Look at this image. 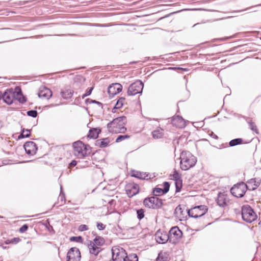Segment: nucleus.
Returning a JSON list of instances; mask_svg holds the SVG:
<instances>
[{
	"instance_id": "nucleus-1",
	"label": "nucleus",
	"mask_w": 261,
	"mask_h": 261,
	"mask_svg": "<svg viewBox=\"0 0 261 261\" xmlns=\"http://www.w3.org/2000/svg\"><path fill=\"white\" fill-rule=\"evenodd\" d=\"M126 122L127 118L125 116L117 117L108 123V130L111 133H124L127 130L125 127Z\"/></svg>"
},
{
	"instance_id": "nucleus-2",
	"label": "nucleus",
	"mask_w": 261,
	"mask_h": 261,
	"mask_svg": "<svg viewBox=\"0 0 261 261\" xmlns=\"http://www.w3.org/2000/svg\"><path fill=\"white\" fill-rule=\"evenodd\" d=\"M180 166L182 170L187 171L195 166L197 159L191 152L183 151L180 156Z\"/></svg>"
},
{
	"instance_id": "nucleus-3",
	"label": "nucleus",
	"mask_w": 261,
	"mask_h": 261,
	"mask_svg": "<svg viewBox=\"0 0 261 261\" xmlns=\"http://www.w3.org/2000/svg\"><path fill=\"white\" fill-rule=\"evenodd\" d=\"M112 259L113 261H138L136 254H130L128 256L122 248H112Z\"/></svg>"
},
{
	"instance_id": "nucleus-4",
	"label": "nucleus",
	"mask_w": 261,
	"mask_h": 261,
	"mask_svg": "<svg viewBox=\"0 0 261 261\" xmlns=\"http://www.w3.org/2000/svg\"><path fill=\"white\" fill-rule=\"evenodd\" d=\"M241 215L243 220L247 222L251 223L257 218V215L249 205L242 206L241 209Z\"/></svg>"
},
{
	"instance_id": "nucleus-5",
	"label": "nucleus",
	"mask_w": 261,
	"mask_h": 261,
	"mask_svg": "<svg viewBox=\"0 0 261 261\" xmlns=\"http://www.w3.org/2000/svg\"><path fill=\"white\" fill-rule=\"evenodd\" d=\"M88 145H86L82 141H79L73 143L74 154L78 158H83L87 155Z\"/></svg>"
},
{
	"instance_id": "nucleus-6",
	"label": "nucleus",
	"mask_w": 261,
	"mask_h": 261,
	"mask_svg": "<svg viewBox=\"0 0 261 261\" xmlns=\"http://www.w3.org/2000/svg\"><path fill=\"white\" fill-rule=\"evenodd\" d=\"M207 210L206 206L201 205L195 206L190 210H187V212L189 217L197 218L203 216Z\"/></svg>"
},
{
	"instance_id": "nucleus-7",
	"label": "nucleus",
	"mask_w": 261,
	"mask_h": 261,
	"mask_svg": "<svg viewBox=\"0 0 261 261\" xmlns=\"http://www.w3.org/2000/svg\"><path fill=\"white\" fill-rule=\"evenodd\" d=\"M144 205L148 208L152 209L160 208L163 205L162 200L157 197L152 196L146 198L143 201Z\"/></svg>"
},
{
	"instance_id": "nucleus-8",
	"label": "nucleus",
	"mask_w": 261,
	"mask_h": 261,
	"mask_svg": "<svg viewBox=\"0 0 261 261\" xmlns=\"http://www.w3.org/2000/svg\"><path fill=\"white\" fill-rule=\"evenodd\" d=\"M248 188V186L242 182L233 186L230 189V192L236 197H242Z\"/></svg>"
},
{
	"instance_id": "nucleus-9",
	"label": "nucleus",
	"mask_w": 261,
	"mask_h": 261,
	"mask_svg": "<svg viewBox=\"0 0 261 261\" xmlns=\"http://www.w3.org/2000/svg\"><path fill=\"white\" fill-rule=\"evenodd\" d=\"M143 83L141 81H137L132 83L128 88L127 95L133 96L141 93L143 89Z\"/></svg>"
},
{
	"instance_id": "nucleus-10",
	"label": "nucleus",
	"mask_w": 261,
	"mask_h": 261,
	"mask_svg": "<svg viewBox=\"0 0 261 261\" xmlns=\"http://www.w3.org/2000/svg\"><path fill=\"white\" fill-rule=\"evenodd\" d=\"M182 233L178 227H173L169 231V242L175 244L182 236Z\"/></svg>"
},
{
	"instance_id": "nucleus-11",
	"label": "nucleus",
	"mask_w": 261,
	"mask_h": 261,
	"mask_svg": "<svg viewBox=\"0 0 261 261\" xmlns=\"http://www.w3.org/2000/svg\"><path fill=\"white\" fill-rule=\"evenodd\" d=\"M81 253L76 247L71 248L67 253V261H80Z\"/></svg>"
},
{
	"instance_id": "nucleus-12",
	"label": "nucleus",
	"mask_w": 261,
	"mask_h": 261,
	"mask_svg": "<svg viewBox=\"0 0 261 261\" xmlns=\"http://www.w3.org/2000/svg\"><path fill=\"white\" fill-rule=\"evenodd\" d=\"M126 193L129 197H132L137 194L139 192L138 185L134 182L127 184L125 187Z\"/></svg>"
},
{
	"instance_id": "nucleus-13",
	"label": "nucleus",
	"mask_w": 261,
	"mask_h": 261,
	"mask_svg": "<svg viewBox=\"0 0 261 261\" xmlns=\"http://www.w3.org/2000/svg\"><path fill=\"white\" fill-rule=\"evenodd\" d=\"M14 90H8L3 94L2 97L5 102L8 105H11L14 101Z\"/></svg>"
},
{
	"instance_id": "nucleus-14",
	"label": "nucleus",
	"mask_w": 261,
	"mask_h": 261,
	"mask_svg": "<svg viewBox=\"0 0 261 261\" xmlns=\"http://www.w3.org/2000/svg\"><path fill=\"white\" fill-rule=\"evenodd\" d=\"M23 147L27 154L34 155L37 150L36 144L32 141L27 142L23 145Z\"/></svg>"
},
{
	"instance_id": "nucleus-15",
	"label": "nucleus",
	"mask_w": 261,
	"mask_h": 261,
	"mask_svg": "<svg viewBox=\"0 0 261 261\" xmlns=\"http://www.w3.org/2000/svg\"><path fill=\"white\" fill-rule=\"evenodd\" d=\"M122 90V86L119 83L113 84L110 86L108 89V92L110 96L114 95L120 93Z\"/></svg>"
},
{
	"instance_id": "nucleus-16",
	"label": "nucleus",
	"mask_w": 261,
	"mask_h": 261,
	"mask_svg": "<svg viewBox=\"0 0 261 261\" xmlns=\"http://www.w3.org/2000/svg\"><path fill=\"white\" fill-rule=\"evenodd\" d=\"M155 236L156 242L160 244H164L168 240L169 241L168 234L166 232H162L160 231H158Z\"/></svg>"
},
{
	"instance_id": "nucleus-17",
	"label": "nucleus",
	"mask_w": 261,
	"mask_h": 261,
	"mask_svg": "<svg viewBox=\"0 0 261 261\" xmlns=\"http://www.w3.org/2000/svg\"><path fill=\"white\" fill-rule=\"evenodd\" d=\"M14 101L17 100L21 103L26 101V98L23 95L21 88L17 86L14 90Z\"/></svg>"
},
{
	"instance_id": "nucleus-18",
	"label": "nucleus",
	"mask_w": 261,
	"mask_h": 261,
	"mask_svg": "<svg viewBox=\"0 0 261 261\" xmlns=\"http://www.w3.org/2000/svg\"><path fill=\"white\" fill-rule=\"evenodd\" d=\"M52 91L48 88L43 87L40 88L38 93V96L40 98H43L47 99H49L52 96Z\"/></svg>"
},
{
	"instance_id": "nucleus-19",
	"label": "nucleus",
	"mask_w": 261,
	"mask_h": 261,
	"mask_svg": "<svg viewBox=\"0 0 261 261\" xmlns=\"http://www.w3.org/2000/svg\"><path fill=\"white\" fill-rule=\"evenodd\" d=\"M172 124L178 128H183L186 126L185 120L179 116H176L172 118Z\"/></svg>"
},
{
	"instance_id": "nucleus-20",
	"label": "nucleus",
	"mask_w": 261,
	"mask_h": 261,
	"mask_svg": "<svg viewBox=\"0 0 261 261\" xmlns=\"http://www.w3.org/2000/svg\"><path fill=\"white\" fill-rule=\"evenodd\" d=\"M186 213H187V210L185 211L184 209L180 205L177 206L174 211L175 216L180 220L185 218Z\"/></svg>"
},
{
	"instance_id": "nucleus-21",
	"label": "nucleus",
	"mask_w": 261,
	"mask_h": 261,
	"mask_svg": "<svg viewBox=\"0 0 261 261\" xmlns=\"http://www.w3.org/2000/svg\"><path fill=\"white\" fill-rule=\"evenodd\" d=\"M88 247L90 253L94 255L95 256L97 255L101 251V248L95 245V243H92V242H90Z\"/></svg>"
},
{
	"instance_id": "nucleus-22",
	"label": "nucleus",
	"mask_w": 261,
	"mask_h": 261,
	"mask_svg": "<svg viewBox=\"0 0 261 261\" xmlns=\"http://www.w3.org/2000/svg\"><path fill=\"white\" fill-rule=\"evenodd\" d=\"M132 176L136 177L140 179H148L150 177L148 176V174L146 173L141 172L139 171H134L132 172Z\"/></svg>"
},
{
	"instance_id": "nucleus-23",
	"label": "nucleus",
	"mask_w": 261,
	"mask_h": 261,
	"mask_svg": "<svg viewBox=\"0 0 261 261\" xmlns=\"http://www.w3.org/2000/svg\"><path fill=\"white\" fill-rule=\"evenodd\" d=\"M227 199L226 195L223 194L219 193L217 198V203L218 204L222 207H224L226 205Z\"/></svg>"
},
{
	"instance_id": "nucleus-24",
	"label": "nucleus",
	"mask_w": 261,
	"mask_h": 261,
	"mask_svg": "<svg viewBox=\"0 0 261 261\" xmlns=\"http://www.w3.org/2000/svg\"><path fill=\"white\" fill-rule=\"evenodd\" d=\"M248 189L254 190L259 186V182L255 178H252L247 181Z\"/></svg>"
},
{
	"instance_id": "nucleus-25",
	"label": "nucleus",
	"mask_w": 261,
	"mask_h": 261,
	"mask_svg": "<svg viewBox=\"0 0 261 261\" xmlns=\"http://www.w3.org/2000/svg\"><path fill=\"white\" fill-rule=\"evenodd\" d=\"M73 94V91L70 89L62 90L61 95L62 97L65 99H69L72 97Z\"/></svg>"
},
{
	"instance_id": "nucleus-26",
	"label": "nucleus",
	"mask_w": 261,
	"mask_h": 261,
	"mask_svg": "<svg viewBox=\"0 0 261 261\" xmlns=\"http://www.w3.org/2000/svg\"><path fill=\"white\" fill-rule=\"evenodd\" d=\"M110 142V139L108 138H106L96 140V145L101 148L106 147L108 145Z\"/></svg>"
},
{
	"instance_id": "nucleus-27",
	"label": "nucleus",
	"mask_w": 261,
	"mask_h": 261,
	"mask_svg": "<svg viewBox=\"0 0 261 261\" xmlns=\"http://www.w3.org/2000/svg\"><path fill=\"white\" fill-rule=\"evenodd\" d=\"M152 137L154 139H160L164 136V130L161 128H157L152 132Z\"/></svg>"
},
{
	"instance_id": "nucleus-28",
	"label": "nucleus",
	"mask_w": 261,
	"mask_h": 261,
	"mask_svg": "<svg viewBox=\"0 0 261 261\" xmlns=\"http://www.w3.org/2000/svg\"><path fill=\"white\" fill-rule=\"evenodd\" d=\"M100 132V129L97 128H92L90 129L88 137L90 138L96 139L98 137L99 133Z\"/></svg>"
},
{
	"instance_id": "nucleus-29",
	"label": "nucleus",
	"mask_w": 261,
	"mask_h": 261,
	"mask_svg": "<svg viewBox=\"0 0 261 261\" xmlns=\"http://www.w3.org/2000/svg\"><path fill=\"white\" fill-rule=\"evenodd\" d=\"M242 142H243L242 139L237 138V139H234L231 140L229 143V145L230 146L232 147V146H234L237 145L241 144L242 143Z\"/></svg>"
},
{
	"instance_id": "nucleus-30",
	"label": "nucleus",
	"mask_w": 261,
	"mask_h": 261,
	"mask_svg": "<svg viewBox=\"0 0 261 261\" xmlns=\"http://www.w3.org/2000/svg\"><path fill=\"white\" fill-rule=\"evenodd\" d=\"M30 136V130L23 129L21 133L18 136V139L28 138V137H29Z\"/></svg>"
},
{
	"instance_id": "nucleus-31",
	"label": "nucleus",
	"mask_w": 261,
	"mask_h": 261,
	"mask_svg": "<svg viewBox=\"0 0 261 261\" xmlns=\"http://www.w3.org/2000/svg\"><path fill=\"white\" fill-rule=\"evenodd\" d=\"M93 243H95L96 246H101L104 243V240L102 238L97 236L92 242Z\"/></svg>"
},
{
	"instance_id": "nucleus-32",
	"label": "nucleus",
	"mask_w": 261,
	"mask_h": 261,
	"mask_svg": "<svg viewBox=\"0 0 261 261\" xmlns=\"http://www.w3.org/2000/svg\"><path fill=\"white\" fill-rule=\"evenodd\" d=\"M153 194L155 197L160 196L165 194L163 189L160 188H155L153 190Z\"/></svg>"
},
{
	"instance_id": "nucleus-33",
	"label": "nucleus",
	"mask_w": 261,
	"mask_h": 261,
	"mask_svg": "<svg viewBox=\"0 0 261 261\" xmlns=\"http://www.w3.org/2000/svg\"><path fill=\"white\" fill-rule=\"evenodd\" d=\"M129 138H130V136L128 135H120L117 138L116 142L119 143L124 140L128 139Z\"/></svg>"
},
{
	"instance_id": "nucleus-34",
	"label": "nucleus",
	"mask_w": 261,
	"mask_h": 261,
	"mask_svg": "<svg viewBox=\"0 0 261 261\" xmlns=\"http://www.w3.org/2000/svg\"><path fill=\"white\" fill-rule=\"evenodd\" d=\"M173 178L175 180H181V175L176 170H174L173 173L172 175Z\"/></svg>"
},
{
	"instance_id": "nucleus-35",
	"label": "nucleus",
	"mask_w": 261,
	"mask_h": 261,
	"mask_svg": "<svg viewBox=\"0 0 261 261\" xmlns=\"http://www.w3.org/2000/svg\"><path fill=\"white\" fill-rule=\"evenodd\" d=\"M144 210L142 208L137 211V218L139 220H141L144 217Z\"/></svg>"
},
{
	"instance_id": "nucleus-36",
	"label": "nucleus",
	"mask_w": 261,
	"mask_h": 261,
	"mask_svg": "<svg viewBox=\"0 0 261 261\" xmlns=\"http://www.w3.org/2000/svg\"><path fill=\"white\" fill-rule=\"evenodd\" d=\"M248 124H249L250 128L251 130L255 131V133L257 134H258V132L257 129V127H256V125L254 124V123L252 122L251 121H250L248 122Z\"/></svg>"
},
{
	"instance_id": "nucleus-37",
	"label": "nucleus",
	"mask_w": 261,
	"mask_h": 261,
	"mask_svg": "<svg viewBox=\"0 0 261 261\" xmlns=\"http://www.w3.org/2000/svg\"><path fill=\"white\" fill-rule=\"evenodd\" d=\"M175 184L176 186V192H179L181 188V180L175 181Z\"/></svg>"
},
{
	"instance_id": "nucleus-38",
	"label": "nucleus",
	"mask_w": 261,
	"mask_h": 261,
	"mask_svg": "<svg viewBox=\"0 0 261 261\" xmlns=\"http://www.w3.org/2000/svg\"><path fill=\"white\" fill-rule=\"evenodd\" d=\"M164 189H163L165 194L167 193L169 190L170 184L168 182L165 181L163 184Z\"/></svg>"
},
{
	"instance_id": "nucleus-39",
	"label": "nucleus",
	"mask_w": 261,
	"mask_h": 261,
	"mask_svg": "<svg viewBox=\"0 0 261 261\" xmlns=\"http://www.w3.org/2000/svg\"><path fill=\"white\" fill-rule=\"evenodd\" d=\"M27 115L33 118L37 116V112L36 110H30L27 112Z\"/></svg>"
},
{
	"instance_id": "nucleus-40",
	"label": "nucleus",
	"mask_w": 261,
	"mask_h": 261,
	"mask_svg": "<svg viewBox=\"0 0 261 261\" xmlns=\"http://www.w3.org/2000/svg\"><path fill=\"white\" fill-rule=\"evenodd\" d=\"M70 241H75L76 242H82L83 241L82 237L81 236L79 237H72L70 238Z\"/></svg>"
},
{
	"instance_id": "nucleus-41",
	"label": "nucleus",
	"mask_w": 261,
	"mask_h": 261,
	"mask_svg": "<svg viewBox=\"0 0 261 261\" xmlns=\"http://www.w3.org/2000/svg\"><path fill=\"white\" fill-rule=\"evenodd\" d=\"M93 89V87H91L90 88H89L87 90L86 92L83 95V96H82L83 98H85L86 96L90 95L91 94Z\"/></svg>"
},
{
	"instance_id": "nucleus-42",
	"label": "nucleus",
	"mask_w": 261,
	"mask_h": 261,
	"mask_svg": "<svg viewBox=\"0 0 261 261\" xmlns=\"http://www.w3.org/2000/svg\"><path fill=\"white\" fill-rule=\"evenodd\" d=\"M28 229V226L27 224H24L22 225L20 228H19V232L21 233L24 232L25 231H27Z\"/></svg>"
},
{
	"instance_id": "nucleus-43",
	"label": "nucleus",
	"mask_w": 261,
	"mask_h": 261,
	"mask_svg": "<svg viewBox=\"0 0 261 261\" xmlns=\"http://www.w3.org/2000/svg\"><path fill=\"white\" fill-rule=\"evenodd\" d=\"M106 227V226L101 222H98L97 223V228L99 230H103Z\"/></svg>"
},
{
	"instance_id": "nucleus-44",
	"label": "nucleus",
	"mask_w": 261,
	"mask_h": 261,
	"mask_svg": "<svg viewBox=\"0 0 261 261\" xmlns=\"http://www.w3.org/2000/svg\"><path fill=\"white\" fill-rule=\"evenodd\" d=\"M88 229V227L86 225L82 224L79 226V230L81 231L87 230Z\"/></svg>"
},
{
	"instance_id": "nucleus-45",
	"label": "nucleus",
	"mask_w": 261,
	"mask_h": 261,
	"mask_svg": "<svg viewBox=\"0 0 261 261\" xmlns=\"http://www.w3.org/2000/svg\"><path fill=\"white\" fill-rule=\"evenodd\" d=\"M122 107V104H121V103H120L118 100L117 101V102H116L114 108H113V110L115 109H120L121 108V107ZM112 112H115L114 111H113V110H112Z\"/></svg>"
},
{
	"instance_id": "nucleus-46",
	"label": "nucleus",
	"mask_w": 261,
	"mask_h": 261,
	"mask_svg": "<svg viewBox=\"0 0 261 261\" xmlns=\"http://www.w3.org/2000/svg\"><path fill=\"white\" fill-rule=\"evenodd\" d=\"M20 241V239L18 238H14L10 240L11 243L16 244Z\"/></svg>"
},
{
	"instance_id": "nucleus-47",
	"label": "nucleus",
	"mask_w": 261,
	"mask_h": 261,
	"mask_svg": "<svg viewBox=\"0 0 261 261\" xmlns=\"http://www.w3.org/2000/svg\"><path fill=\"white\" fill-rule=\"evenodd\" d=\"M156 261H167V259L166 258L161 256L160 254H159V256L156 258Z\"/></svg>"
},
{
	"instance_id": "nucleus-48",
	"label": "nucleus",
	"mask_w": 261,
	"mask_h": 261,
	"mask_svg": "<svg viewBox=\"0 0 261 261\" xmlns=\"http://www.w3.org/2000/svg\"><path fill=\"white\" fill-rule=\"evenodd\" d=\"M77 162L75 160H73L69 164V167H74L76 165Z\"/></svg>"
},
{
	"instance_id": "nucleus-49",
	"label": "nucleus",
	"mask_w": 261,
	"mask_h": 261,
	"mask_svg": "<svg viewBox=\"0 0 261 261\" xmlns=\"http://www.w3.org/2000/svg\"><path fill=\"white\" fill-rule=\"evenodd\" d=\"M118 100L123 106L125 101V98L124 97H120Z\"/></svg>"
},
{
	"instance_id": "nucleus-50",
	"label": "nucleus",
	"mask_w": 261,
	"mask_h": 261,
	"mask_svg": "<svg viewBox=\"0 0 261 261\" xmlns=\"http://www.w3.org/2000/svg\"><path fill=\"white\" fill-rule=\"evenodd\" d=\"M210 135L212 138H213L215 139H218V136L216 134H215L213 132H211V133Z\"/></svg>"
},
{
	"instance_id": "nucleus-51",
	"label": "nucleus",
	"mask_w": 261,
	"mask_h": 261,
	"mask_svg": "<svg viewBox=\"0 0 261 261\" xmlns=\"http://www.w3.org/2000/svg\"><path fill=\"white\" fill-rule=\"evenodd\" d=\"M28 2V1L20 2L19 3V5H24V4H27Z\"/></svg>"
},
{
	"instance_id": "nucleus-52",
	"label": "nucleus",
	"mask_w": 261,
	"mask_h": 261,
	"mask_svg": "<svg viewBox=\"0 0 261 261\" xmlns=\"http://www.w3.org/2000/svg\"><path fill=\"white\" fill-rule=\"evenodd\" d=\"M83 167H87L89 166V162L88 161H85V164L83 165Z\"/></svg>"
},
{
	"instance_id": "nucleus-53",
	"label": "nucleus",
	"mask_w": 261,
	"mask_h": 261,
	"mask_svg": "<svg viewBox=\"0 0 261 261\" xmlns=\"http://www.w3.org/2000/svg\"><path fill=\"white\" fill-rule=\"evenodd\" d=\"M91 102H92V103H99V102L98 101H96V100H90Z\"/></svg>"
},
{
	"instance_id": "nucleus-54",
	"label": "nucleus",
	"mask_w": 261,
	"mask_h": 261,
	"mask_svg": "<svg viewBox=\"0 0 261 261\" xmlns=\"http://www.w3.org/2000/svg\"><path fill=\"white\" fill-rule=\"evenodd\" d=\"M10 242V240H7L5 241V244H10L11 242Z\"/></svg>"
},
{
	"instance_id": "nucleus-55",
	"label": "nucleus",
	"mask_w": 261,
	"mask_h": 261,
	"mask_svg": "<svg viewBox=\"0 0 261 261\" xmlns=\"http://www.w3.org/2000/svg\"><path fill=\"white\" fill-rule=\"evenodd\" d=\"M247 9H248V8H247V9H244V10H242L237 11V12H243V11H245V10H247Z\"/></svg>"
},
{
	"instance_id": "nucleus-56",
	"label": "nucleus",
	"mask_w": 261,
	"mask_h": 261,
	"mask_svg": "<svg viewBox=\"0 0 261 261\" xmlns=\"http://www.w3.org/2000/svg\"><path fill=\"white\" fill-rule=\"evenodd\" d=\"M2 95H3V94H2V92L0 91V99L3 98Z\"/></svg>"
},
{
	"instance_id": "nucleus-57",
	"label": "nucleus",
	"mask_w": 261,
	"mask_h": 261,
	"mask_svg": "<svg viewBox=\"0 0 261 261\" xmlns=\"http://www.w3.org/2000/svg\"><path fill=\"white\" fill-rule=\"evenodd\" d=\"M0 261H3V259L0 258Z\"/></svg>"
},
{
	"instance_id": "nucleus-58",
	"label": "nucleus",
	"mask_w": 261,
	"mask_h": 261,
	"mask_svg": "<svg viewBox=\"0 0 261 261\" xmlns=\"http://www.w3.org/2000/svg\"><path fill=\"white\" fill-rule=\"evenodd\" d=\"M260 40H261V37H260Z\"/></svg>"
}]
</instances>
